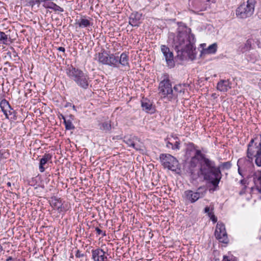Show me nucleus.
<instances>
[{"label": "nucleus", "instance_id": "f257e3e1", "mask_svg": "<svg viewBox=\"0 0 261 261\" xmlns=\"http://www.w3.org/2000/svg\"><path fill=\"white\" fill-rule=\"evenodd\" d=\"M194 152V155L192 157L198 159L200 157L202 160L201 161V169L199 172L204 175V179L213 185L214 190H217L222 177L220 168L216 167L214 161L205 158V155L201 153V150L196 148Z\"/></svg>", "mask_w": 261, "mask_h": 261}, {"label": "nucleus", "instance_id": "f03ea898", "mask_svg": "<svg viewBox=\"0 0 261 261\" xmlns=\"http://www.w3.org/2000/svg\"><path fill=\"white\" fill-rule=\"evenodd\" d=\"M195 42V36L191 33L190 28H179L178 34L173 39V46L181 59L186 55L189 56L192 52Z\"/></svg>", "mask_w": 261, "mask_h": 261}, {"label": "nucleus", "instance_id": "7ed1b4c3", "mask_svg": "<svg viewBox=\"0 0 261 261\" xmlns=\"http://www.w3.org/2000/svg\"><path fill=\"white\" fill-rule=\"evenodd\" d=\"M261 152V135H255L247 145L246 157L253 159Z\"/></svg>", "mask_w": 261, "mask_h": 261}, {"label": "nucleus", "instance_id": "20e7f679", "mask_svg": "<svg viewBox=\"0 0 261 261\" xmlns=\"http://www.w3.org/2000/svg\"><path fill=\"white\" fill-rule=\"evenodd\" d=\"M161 81L159 85V92L163 95L164 98H167L171 101L172 92V87L169 75L167 73H164L161 77Z\"/></svg>", "mask_w": 261, "mask_h": 261}, {"label": "nucleus", "instance_id": "39448f33", "mask_svg": "<svg viewBox=\"0 0 261 261\" xmlns=\"http://www.w3.org/2000/svg\"><path fill=\"white\" fill-rule=\"evenodd\" d=\"M255 3V0H248L246 3L242 4L237 9V15L241 18L251 16L254 11Z\"/></svg>", "mask_w": 261, "mask_h": 261}, {"label": "nucleus", "instance_id": "423d86ee", "mask_svg": "<svg viewBox=\"0 0 261 261\" xmlns=\"http://www.w3.org/2000/svg\"><path fill=\"white\" fill-rule=\"evenodd\" d=\"M253 159L247 158H241L238 160L237 166L238 167V173L243 177H250V171L253 167L252 164Z\"/></svg>", "mask_w": 261, "mask_h": 261}, {"label": "nucleus", "instance_id": "0eeeda50", "mask_svg": "<svg viewBox=\"0 0 261 261\" xmlns=\"http://www.w3.org/2000/svg\"><path fill=\"white\" fill-rule=\"evenodd\" d=\"M160 158L164 167L169 170L173 171L178 165V162L177 159L170 154L162 153Z\"/></svg>", "mask_w": 261, "mask_h": 261}, {"label": "nucleus", "instance_id": "6e6552de", "mask_svg": "<svg viewBox=\"0 0 261 261\" xmlns=\"http://www.w3.org/2000/svg\"><path fill=\"white\" fill-rule=\"evenodd\" d=\"M202 189V187H199L196 192L190 190L185 191L184 195L186 200L192 203L197 201L199 198H202L206 193L205 191L202 192L201 191Z\"/></svg>", "mask_w": 261, "mask_h": 261}, {"label": "nucleus", "instance_id": "1a4fd4ad", "mask_svg": "<svg viewBox=\"0 0 261 261\" xmlns=\"http://www.w3.org/2000/svg\"><path fill=\"white\" fill-rule=\"evenodd\" d=\"M199 160L196 157H192L189 166V171L192 177L196 179L200 177L201 175L204 177V175L200 172L201 169V162H200V166H197Z\"/></svg>", "mask_w": 261, "mask_h": 261}, {"label": "nucleus", "instance_id": "9d476101", "mask_svg": "<svg viewBox=\"0 0 261 261\" xmlns=\"http://www.w3.org/2000/svg\"><path fill=\"white\" fill-rule=\"evenodd\" d=\"M98 61L103 65H107L113 67L116 65L115 55L109 54L106 51L98 54Z\"/></svg>", "mask_w": 261, "mask_h": 261}, {"label": "nucleus", "instance_id": "9b49d317", "mask_svg": "<svg viewBox=\"0 0 261 261\" xmlns=\"http://www.w3.org/2000/svg\"><path fill=\"white\" fill-rule=\"evenodd\" d=\"M215 236L216 239L220 242L227 244L228 242L225 227L222 223H217L216 227Z\"/></svg>", "mask_w": 261, "mask_h": 261}, {"label": "nucleus", "instance_id": "f8f14e48", "mask_svg": "<svg viewBox=\"0 0 261 261\" xmlns=\"http://www.w3.org/2000/svg\"><path fill=\"white\" fill-rule=\"evenodd\" d=\"M116 65L113 66L114 68H119L120 65L129 69L130 68L129 63V57L126 52L122 53L120 57L115 56Z\"/></svg>", "mask_w": 261, "mask_h": 261}, {"label": "nucleus", "instance_id": "ddd939ff", "mask_svg": "<svg viewBox=\"0 0 261 261\" xmlns=\"http://www.w3.org/2000/svg\"><path fill=\"white\" fill-rule=\"evenodd\" d=\"M161 49L165 58L167 66L170 68L174 67L175 63L173 60V53L170 51L169 47L164 45H161Z\"/></svg>", "mask_w": 261, "mask_h": 261}, {"label": "nucleus", "instance_id": "4468645a", "mask_svg": "<svg viewBox=\"0 0 261 261\" xmlns=\"http://www.w3.org/2000/svg\"><path fill=\"white\" fill-rule=\"evenodd\" d=\"M68 75L73 80L79 85L82 86V72L80 70L73 66L69 67L67 71Z\"/></svg>", "mask_w": 261, "mask_h": 261}, {"label": "nucleus", "instance_id": "2eb2a0df", "mask_svg": "<svg viewBox=\"0 0 261 261\" xmlns=\"http://www.w3.org/2000/svg\"><path fill=\"white\" fill-rule=\"evenodd\" d=\"M252 178V180L254 184V190L257 193L261 194V171L256 170L253 172H251L250 177Z\"/></svg>", "mask_w": 261, "mask_h": 261}, {"label": "nucleus", "instance_id": "dca6fc26", "mask_svg": "<svg viewBox=\"0 0 261 261\" xmlns=\"http://www.w3.org/2000/svg\"><path fill=\"white\" fill-rule=\"evenodd\" d=\"M92 258L94 261H108L106 252L101 249H92Z\"/></svg>", "mask_w": 261, "mask_h": 261}, {"label": "nucleus", "instance_id": "f3484780", "mask_svg": "<svg viewBox=\"0 0 261 261\" xmlns=\"http://www.w3.org/2000/svg\"><path fill=\"white\" fill-rule=\"evenodd\" d=\"M142 14L138 12L131 13L129 17V24L132 27H138L141 23Z\"/></svg>", "mask_w": 261, "mask_h": 261}, {"label": "nucleus", "instance_id": "a211bd4d", "mask_svg": "<svg viewBox=\"0 0 261 261\" xmlns=\"http://www.w3.org/2000/svg\"><path fill=\"white\" fill-rule=\"evenodd\" d=\"M185 85L182 84H177L174 86L172 88V92L171 97V101L175 99L178 96H182L185 93Z\"/></svg>", "mask_w": 261, "mask_h": 261}, {"label": "nucleus", "instance_id": "6ab92c4d", "mask_svg": "<svg viewBox=\"0 0 261 261\" xmlns=\"http://www.w3.org/2000/svg\"><path fill=\"white\" fill-rule=\"evenodd\" d=\"M231 88V83L228 80H221L217 85V89L222 92H226Z\"/></svg>", "mask_w": 261, "mask_h": 261}, {"label": "nucleus", "instance_id": "aec40b11", "mask_svg": "<svg viewBox=\"0 0 261 261\" xmlns=\"http://www.w3.org/2000/svg\"><path fill=\"white\" fill-rule=\"evenodd\" d=\"M50 205L54 209L57 210L59 213H61L66 211V209L62 203L61 201L56 198L52 199L50 202Z\"/></svg>", "mask_w": 261, "mask_h": 261}, {"label": "nucleus", "instance_id": "412c9836", "mask_svg": "<svg viewBox=\"0 0 261 261\" xmlns=\"http://www.w3.org/2000/svg\"><path fill=\"white\" fill-rule=\"evenodd\" d=\"M137 141H138V138L136 137H125L124 138V142L126 144H127L128 146L133 147L136 149L138 150L139 149V146L136 143Z\"/></svg>", "mask_w": 261, "mask_h": 261}, {"label": "nucleus", "instance_id": "4be33fe9", "mask_svg": "<svg viewBox=\"0 0 261 261\" xmlns=\"http://www.w3.org/2000/svg\"><path fill=\"white\" fill-rule=\"evenodd\" d=\"M99 129L105 133L110 134L111 132L112 124L110 120H108L98 124Z\"/></svg>", "mask_w": 261, "mask_h": 261}, {"label": "nucleus", "instance_id": "5701e85b", "mask_svg": "<svg viewBox=\"0 0 261 261\" xmlns=\"http://www.w3.org/2000/svg\"><path fill=\"white\" fill-rule=\"evenodd\" d=\"M141 107L143 110L147 113H152L154 111L152 103L147 99L142 100Z\"/></svg>", "mask_w": 261, "mask_h": 261}, {"label": "nucleus", "instance_id": "b1692460", "mask_svg": "<svg viewBox=\"0 0 261 261\" xmlns=\"http://www.w3.org/2000/svg\"><path fill=\"white\" fill-rule=\"evenodd\" d=\"M51 159V155L49 154H45L40 160L39 163V171L41 172H43L45 170L44 165L47 163Z\"/></svg>", "mask_w": 261, "mask_h": 261}, {"label": "nucleus", "instance_id": "393cba45", "mask_svg": "<svg viewBox=\"0 0 261 261\" xmlns=\"http://www.w3.org/2000/svg\"><path fill=\"white\" fill-rule=\"evenodd\" d=\"M0 107L7 119H8V109H11L9 102L5 99H3L0 102Z\"/></svg>", "mask_w": 261, "mask_h": 261}, {"label": "nucleus", "instance_id": "a878e982", "mask_svg": "<svg viewBox=\"0 0 261 261\" xmlns=\"http://www.w3.org/2000/svg\"><path fill=\"white\" fill-rule=\"evenodd\" d=\"M43 6L45 8L54 10L55 11L63 12L64 10L62 8L56 5L53 2H47L44 4Z\"/></svg>", "mask_w": 261, "mask_h": 261}, {"label": "nucleus", "instance_id": "bb28decb", "mask_svg": "<svg viewBox=\"0 0 261 261\" xmlns=\"http://www.w3.org/2000/svg\"><path fill=\"white\" fill-rule=\"evenodd\" d=\"M197 146H195L193 143H188L186 144V154L187 156L190 157L192 155V153L195 151Z\"/></svg>", "mask_w": 261, "mask_h": 261}, {"label": "nucleus", "instance_id": "cd10ccee", "mask_svg": "<svg viewBox=\"0 0 261 261\" xmlns=\"http://www.w3.org/2000/svg\"><path fill=\"white\" fill-rule=\"evenodd\" d=\"M217 49V44L214 43L210 45L207 48L203 49L202 53L205 54H215Z\"/></svg>", "mask_w": 261, "mask_h": 261}, {"label": "nucleus", "instance_id": "c85d7f7f", "mask_svg": "<svg viewBox=\"0 0 261 261\" xmlns=\"http://www.w3.org/2000/svg\"><path fill=\"white\" fill-rule=\"evenodd\" d=\"M10 39L5 32L0 31V44H7V42Z\"/></svg>", "mask_w": 261, "mask_h": 261}, {"label": "nucleus", "instance_id": "c756f323", "mask_svg": "<svg viewBox=\"0 0 261 261\" xmlns=\"http://www.w3.org/2000/svg\"><path fill=\"white\" fill-rule=\"evenodd\" d=\"M92 23L90 20L83 18V27L87 28L88 31L92 30Z\"/></svg>", "mask_w": 261, "mask_h": 261}, {"label": "nucleus", "instance_id": "7c9ffc66", "mask_svg": "<svg viewBox=\"0 0 261 261\" xmlns=\"http://www.w3.org/2000/svg\"><path fill=\"white\" fill-rule=\"evenodd\" d=\"M231 166L232 164L231 162L228 161L221 163L218 167H219L220 169L222 168L223 170H229L231 167ZM220 170L221 171L220 169Z\"/></svg>", "mask_w": 261, "mask_h": 261}, {"label": "nucleus", "instance_id": "2f4dec72", "mask_svg": "<svg viewBox=\"0 0 261 261\" xmlns=\"http://www.w3.org/2000/svg\"><path fill=\"white\" fill-rule=\"evenodd\" d=\"M172 137L175 140V141L173 144V150H179L180 148V141L177 136Z\"/></svg>", "mask_w": 261, "mask_h": 261}, {"label": "nucleus", "instance_id": "473e14b6", "mask_svg": "<svg viewBox=\"0 0 261 261\" xmlns=\"http://www.w3.org/2000/svg\"><path fill=\"white\" fill-rule=\"evenodd\" d=\"M251 47V41L250 40H247L243 46L241 48L242 52H245L249 50Z\"/></svg>", "mask_w": 261, "mask_h": 261}, {"label": "nucleus", "instance_id": "72a5a7b5", "mask_svg": "<svg viewBox=\"0 0 261 261\" xmlns=\"http://www.w3.org/2000/svg\"><path fill=\"white\" fill-rule=\"evenodd\" d=\"M9 153L7 152L6 150L2 148L0 145V161L3 159H6L8 158Z\"/></svg>", "mask_w": 261, "mask_h": 261}, {"label": "nucleus", "instance_id": "f704fd0d", "mask_svg": "<svg viewBox=\"0 0 261 261\" xmlns=\"http://www.w3.org/2000/svg\"><path fill=\"white\" fill-rule=\"evenodd\" d=\"M64 123L66 129L70 130L74 128V126L70 120H64Z\"/></svg>", "mask_w": 261, "mask_h": 261}, {"label": "nucleus", "instance_id": "c9c22d12", "mask_svg": "<svg viewBox=\"0 0 261 261\" xmlns=\"http://www.w3.org/2000/svg\"><path fill=\"white\" fill-rule=\"evenodd\" d=\"M255 158V165L259 167H261V152L256 155Z\"/></svg>", "mask_w": 261, "mask_h": 261}, {"label": "nucleus", "instance_id": "e433bc0d", "mask_svg": "<svg viewBox=\"0 0 261 261\" xmlns=\"http://www.w3.org/2000/svg\"><path fill=\"white\" fill-rule=\"evenodd\" d=\"M8 115H12V118L15 120L17 119L16 112L11 107V109H8Z\"/></svg>", "mask_w": 261, "mask_h": 261}, {"label": "nucleus", "instance_id": "4c0bfd02", "mask_svg": "<svg viewBox=\"0 0 261 261\" xmlns=\"http://www.w3.org/2000/svg\"><path fill=\"white\" fill-rule=\"evenodd\" d=\"M208 217L214 223L217 222V218L214 215V213L213 214H208Z\"/></svg>", "mask_w": 261, "mask_h": 261}, {"label": "nucleus", "instance_id": "58836bf2", "mask_svg": "<svg viewBox=\"0 0 261 261\" xmlns=\"http://www.w3.org/2000/svg\"><path fill=\"white\" fill-rule=\"evenodd\" d=\"M95 231H96V233L98 234V235H100L101 234L102 236H106V232H103L102 230H101L100 228H99L98 227H96L95 228Z\"/></svg>", "mask_w": 261, "mask_h": 261}, {"label": "nucleus", "instance_id": "ea45409f", "mask_svg": "<svg viewBox=\"0 0 261 261\" xmlns=\"http://www.w3.org/2000/svg\"><path fill=\"white\" fill-rule=\"evenodd\" d=\"M92 247L88 246V245L85 246L84 249H86V254H85L86 256H87V253H88L89 254H90V252L91 251V250L92 249Z\"/></svg>", "mask_w": 261, "mask_h": 261}, {"label": "nucleus", "instance_id": "a19ab883", "mask_svg": "<svg viewBox=\"0 0 261 261\" xmlns=\"http://www.w3.org/2000/svg\"><path fill=\"white\" fill-rule=\"evenodd\" d=\"M41 2H44V3H47V2H46L45 1L43 0H35V1H32L31 3L32 4V5H35V4H40Z\"/></svg>", "mask_w": 261, "mask_h": 261}, {"label": "nucleus", "instance_id": "79ce46f5", "mask_svg": "<svg viewBox=\"0 0 261 261\" xmlns=\"http://www.w3.org/2000/svg\"><path fill=\"white\" fill-rule=\"evenodd\" d=\"M222 261H234L232 256L231 257L224 255Z\"/></svg>", "mask_w": 261, "mask_h": 261}, {"label": "nucleus", "instance_id": "37998d69", "mask_svg": "<svg viewBox=\"0 0 261 261\" xmlns=\"http://www.w3.org/2000/svg\"><path fill=\"white\" fill-rule=\"evenodd\" d=\"M204 213H206L208 216V214H213L214 213L213 212V210H211V211H210V208L208 206H206L204 208Z\"/></svg>", "mask_w": 261, "mask_h": 261}, {"label": "nucleus", "instance_id": "c03bdc74", "mask_svg": "<svg viewBox=\"0 0 261 261\" xmlns=\"http://www.w3.org/2000/svg\"><path fill=\"white\" fill-rule=\"evenodd\" d=\"M166 147L168 148H171L173 150V143L170 142V141H167L166 142Z\"/></svg>", "mask_w": 261, "mask_h": 261}, {"label": "nucleus", "instance_id": "a18cd8bd", "mask_svg": "<svg viewBox=\"0 0 261 261\" xmlns=\"http://www.w3.org/2000/svg\"><path fill=\"white\" fill-rule=\"evenodd\" d=\"M88 84L87 81H84L83 80V88H87L88 87Z\"/></svg>", "mask_w": 261, "mask_h": 261}, {"label": "nucleus", "instance_id": "49530a36", "mask_svg": "<svg viewBox=\"0 0 261 261\" xmlns=\"http://www.w3.org/2000/svg\"><path fill=\"white\" fill-rule=\"evenodd\" d=\"M57 49V50H58L60 51H62V52H63V53H65V48H64V47H62V46H61V47H58Z\"/></svg>", "mask_w": 261, "mask_h": 261}, {"label": "nucleus", "instance_id": "de8ad7c7", "mask_svg": "<svg viewBox=\"0 0 261 261\" xmlns=\"http://www.w3.org/2000/svg\"><path fill=\"white\" fill-rule=\"evenodd\" d=\"M6 261H17V260L11 256H9L7 258Z\"/></svg>", "mask_w": 261, "mask_h": 261}, {"label": "nucleus", "instance_id": "09e8293b", "mask_svg": "<svg viewBox=\"0 0 261 261\" xmlns=\"http://www.w3.org/2000/svg\"><path fill=\"white\" fill-rule=\"evenodd\" d=\"M81 252L78 250H76V253L75 254V256L77 257H80L81 256Z\"/></svg>", "mask_w": 261, "mask_h": 261}, {"label": "nucleus", "instance_id": "8fccbe9b", "mask_svg": "<svg viewBox=\"0 0 261 261\" xmlns=\"http://www.w3.org/2000/svg\"><path fill=\"white\" fill-rule=\"evenodd\" d=\"M61 118L63 119L64 120H66L65 117L62 114H61Z\"/></svg>", "mask_w": 261, "mask_h": 261}, {"label": "nucleus", "instance_id": "3c124183", "mask_svg": "<svg viewBox=\"0 0 261 261\" xmlns=\"http://www.w3.org/2000/svg\"><path fill=\"white\" fill-rule=\"evenodd\" d=\"M7 186L8 187H11V184L10 182H8L7 184Z\"/></svg>", "mask_w": 261, "mask_h": 261}, {"label": "nucleus", "instance_id": "603ef678", "mask_svg": "<svg viewBox=\"0 0 261 261\" xmlns=\"http://www.w3.org/2000/svg\"><path fill=\"white\" fill-rule=\"evenodd\" d=\"M3 250V247H2V245L0 244V252H1V251H2Z\"/></svg>", "mask_w": 261, "mask_h": 261}, {"label": "nucleus", "instance_id": "864d4df0", "mask_svg": "<svg viewBox=\"0 0 261 261\" xmlns=\"http://www.w3.org/2000/svg\"><path fill=\"white\" fill-rule=\"evenodd\" d=\"M79 28H80L82 26V21L81 22L79 23Z\"/></svg>", "mask_w": 261, "mask_h": 261}, {"label": "nucleus", "instance_id": "5fc2aeb1", "mask_svg": "<svg viewBox=\"0 0 261 261\" xmlns=\"http://www.w3.org/2000/svg\"><path fill=\"white\" fill-rule=\"evenodd\" d=\"M240 182H241V183L242 184H244V180L243 179H242V180H241L240 181Z\"/></svg>", "mask_w": 261, "mask_h": 261}, {"label": "nucleus", "instance_id": "6e6d98bb", "mask_svg": "<svg viewBox=\"0 0 261 261\" xmlns=\"http://www.w3.org/2000/svg\"><path fill=\"white\" fill-rule=\"evenodd\" d=\"M84 180H85V181L86 182V183H85V184L88 185V182L86 178L84 179Z\"/></svg>", "mask_w": 261, "mask_h": 261}, {"label": "nucleus", "instance_id": "4d7b16f0", "mask_svg": "<svg viewBox=\"0 0 261 261\" xmlns=\"http://www.w3.org/2000/svg\"><path fill=\"white\" fill-rule=\"evenodd\" d=\"M91 200V198H88V201H87V202H88V203H90V201H89V200Z\"/></svg>", "mask_w": 261, "mask_h": 261}]
</instances>
